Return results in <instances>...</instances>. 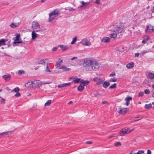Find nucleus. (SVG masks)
<instances>
[{
	"label": "nucleus",
	"mask_w": 154,
	"mask_h": 154,
	"mask_svg": "<svg viewBox=\"0 0 154 154\" xmlns=\"http://www.w3.org/2000/svg\"><path fill=\"white\" fill-rule=\"evenodd\" d=\"M98 63L95 60L86 59L84 60L83 65L88 71H96L97 70Z\"/></svg>",
	"instance_id": "obj_1"
},
{
	"label": "nucleus",
	"mask_w": 154,
	"mask_h": 154,
	"mask_svg": "<svg viewBox=\"0 0 154 154\" xmlns=\"http://www.w3.org/2000/svg\"><path fill=\"white\" fill-rule=\"evenodd\" d=\"M125 24L121 22L117 23L116 31L118 35H121L124 32L125 28L126 27Z\"/></svg>",
	"instance_id": "obj_2"
},
{
	"label": "nucleus",
	"mask_w": 154,
	"mask_h": 154,
	"mask_svg": "<svg viewBox=\"0 0 154 154\" xmlns=\"http://www.w3.org/2000/svg\"><path fill=\"white\" fill-rule=\"evenodd\" d=\"M59 12V10L57 9L54 10L53 12L49 14V21H52L57 16Z\"/></svg>",
	"instance_id": "obj_3"
},
{
	"label": "nucleus",
	"mask_w": 154,
	"mask_h": 154,
	"mask_svg": "<svg viewBox=\"0 0 154 154\" xmlns=\"http://www.w3.org/2000/svg\"><path fill=\"white\" fill-rule=\"evenodd\" d=\"M93 81L96 82L97 85H100L103 83V80L100 77H96L93 79Z\"/></svg>",
	"instance_id": "obj_4"
},
{
	"label": "nucleus",
	"mask_w": 154,
	"mask_h": 154,
	"mask_svg": "<svg viewBox=\"0 0 154 154\" xmlns=\"http://www.w3.org/2000/svg\"><path fill=\"white\" fill-rule=\"evenodd\" d=\"M131 132V130L128 128L123 129L121 131L119 134L121 136H124L126 134L129 133Z\"/></svg>",
	"instance_id": "obj_5"
},
{
	"label": "nucleus",
	"mask_w": 154,
	"mask_h": 154,
	"mask_svg": "<svg viewBox=\"0 0 154 154\" xmlns=\"http://www.w3.org/2000/svg\"><path fill=\"white\" fill-rule=\"evenodd\" d=\"M20 34H18L16 36V38L14 39V43L15 44H19L22 43V41H20Z\"/></svg>",
	"instance_id": "obj_6"
},
{
	"label": "nucleus",
	"mask_w": 154,
	"mask_h": 154,
	"mask_svg": "<svg viewBox=\"0 0 154 154\" xmlns=\"http://www.w3.org/2000/svg\"><path fill=\"white\" fill-rule=\"evenodd\" d=\"M127 108L120 107L118 109L117 111L120 114H125L127 112Z\"/></svg>",
	"instance_id": "obj_7"
},
{
	"label": "nucleus",
	"mask_w": 154,
	"mask_h": 154,
	"mask_svg": "<svg viewBox=\"0 0 154 154\" xmlns=\"http://www.w3.org/2000/svg\"><path fill=\"white\" fill-rule=\"evenodd\" d=\"M32 28L33 29H40V26L39 24L37 21H33L32 23Z\"/></svg>",
	"instance_id": "obj_8"
},
{
	"label": "nucleus",
	"mask_w": 154,
	"mask_h": 154,
	"mask_svg": "<svg viewBox=\"0 0 154 154\" xmlns=\"http://www.w3.org/2000/svg\"><path fill=\"white\" fill-rule=\"evenodd\" d=\"M81 43L83 45L86 46H89L91 45V42L86 38L83 39L81 41Z\"/></svg>",
	"instance_id": "obj_9"
},
{
	"label": "nucleus",
	"mask_w": 154,
	"mask_h": 154,
	"mask_svg": "<svg viewBox=\"0 0 154 154\" xmlns=\"http://www.w3.org/2000/svg\"><path fill=\"white\" fill-rule=\"evenodd\" d=\"M154 26L148 25L146 26L145 31L146 32H151L154 31Z\"/></svg>",
	"instance_id": "obj_10"
},
{
	"label": "nucleus",
	"mask_w": 154,
	"mask_h": 154,
	"mask_svg": "<svg viewBox=\"0 0 154 154\" xmlns=\"http://www.w3.org/2000/svg\"><path fill=\"white\" fill-rule=\"evenodd\" d=\"M58 47H60L62 51H64L68 49L69 47L67 45H59Z\"/></svg>",
	"instance_id": "obj_11"
},
{
	"label": "nucleus",
	"mask_w": 154,
	"mask_h": 154,
	"mask_svg": "<svg viewBox=\"0 0 154 154\" xmlns=\"http://www.w3.org/2000/svg\"><path fill=\"white\" fill-rule=\"evenodd\" d=\"M70 85V83L69 82L64 83L62 84H60L58 85V87L59 88H63L67 86H69Z\"/></svg>",
	"instance_id": "obj_12"
},
{
	"label": "nucleus",
	"mask_w": 154,
	"mask_h": 154,
	"mask_svg": "<svg viewBox=\"0 0 154 154\" xmlns=\"http://www.w3.org/2000/svg\"><path fill=\"white\" fill-rule=\"evenodd\" d=\"M60 69H62L63 70V71H70V69L68 68L63 66H61L59 68Z\"/></svg>",
	"instance_id": "obj_13"
},
{
	"label": "nucleus",
	"mask_w": 154,
	"mask_h": 154,
	"mask_svg": "<svg viewBox=\"0 0 154 154\" xmlns=\"http://www.w3.org/2000/svg\"><path fill=\"white\" fill-rule=\"evenodd\" d=\"M134 65V63L131 62L128 64L126 66V67L128 69H131L133 68Z\"/></svg>",
	"instance_id": "obj_14"
},
{
	"label": "nucleus",
	"mask_w": 154,
	"mask_h": 154,
	"mask_svg": "<svg viewBox=\"0 0 154 154\" xmlns=\"http://www.w3.org/2000/svg\"><path fill=\"white\" fill-rule=\"evenodd\" d=\"M3 78L4 79L5 81H8L10 80L11 76L9 75H5L3 76Z\"/></svg>",
	"instance_id": "obj_15"
},
{
	"label": "nucleus",
	"mask_w": 154,
	"mask_h": 154,
	"mask_svg": "<svg viewBox=\"0 0 154 154\" xmlns=\"http://www.w3.org/2000/svg\"><path fill=\"white\" fill-rule=\"evenodd\" d=\"M110 38L108 37H105L103 38L101 42H104L105 43H108L110 42Z\"/></svg>",
	"instance_id": "obj_16"
},
{
	"label": "nucleus",
	"mask_w": 154,
	"mask_h": 154,
	"mask_svg": "<svg viewBox=\"0 0 154 154\" xmlns=\"http://www.w3.org/2000/svg\"><path fill=\"white\" fill-rule=\"evenodd\" d=\"M110 85L109 82L108 81H105L103 83V87L104 88H106Z\"/></svg>",
	"instance_id": "obj_17"
},
{
	"label": "nucleus",
	"mask_w": 154,
	"mask_h": 154,
	"mask_svg": "<svg viewBox=\"0 0 154 154\" xmlns=\"http://www.w3.org/2000/svg\"><path fill=\"white\" fill-rule=\"evenodd\" d=\"M35 84V86L37 88H38L41 87L42 85V82L40 81H36Z\"/></svg>",
	"instance_id": "obj_18"
},
{
	"label": "nucleus",
	"mask_w": 154,
	"mask_h": 154,
	"mask_svg": "<svg viewBox=\"0 0 154 154\" xmlns=\"http://www.w3.org/2000/svg\"><path fill=\"white\" fill-rule=\"evenodd\" d=\"M149 39V37L147 36H145L144 37V38L143 40L142 43L143 44H145L146 43L147 41Z\"/></svg>",
	"instance_id": "obj_19"
},
{
	"label": "nucleus",
	"mask_w": 154,
	"mask_h": 154,
	"mask_svg": "<svg viewBox=\"0 0 154 154\" xmlns=\"http://www.w3.org/2000/svg\"><path fill=\"white\" fill-rule=\"evenodd\" d=\"M12 132V131L5 132L0 134V136L8 135H10Z\"/></svg>",
	"instance_id": "obj_20"
},
{
	"label": "nucleus",
	"mask_w": 154,
	"mask_h": 154,
	"mask_svg": "<svg viewBox=\"0 0 154 154\" xmlns=\"http://www.w3.org/2000/svg\"><path fill=\"white\" fill-rule=\"evenodd\" d=\"M144 153V151L143 150L139 151L137 153L134 152L133 151H132L130 154H143Z\"/></svg>",
	"instance_id": "obj_21"
},
{
	"label": "nucleus",
	"mask_w": 154,
	"mask_h": 154,
	"mask_svg": "<svg viewBox=\"0 0 154 154\" xmlns=\"http://www.w3.org/2000/svg\"><path fill=\"white\" fill-rule=\"evenodd\" d=\"M32 39L34 40L37 37V34L34 31H32Z\"/></svg>",
	"instance_id": "obj_22"
},
{
	"label": "nucleus",
	"mask_w": 154,
	"mask_h": 154,
	"mask_svg": "<svg viewBox=\"0 0 154 154\" xmlns=\"http://www.w3.org/2000/svg\"><path fill=\"white\" fill-rule=\"evenodd\" d=\"M80 82L83 85V86L87 85L89 83L88 81H85L83 80H82Z\"/></svg>",
	"instance_id": "obj_23"
},
{
	"label": "nucleus",
	"mask_w": 154,
	"mask_h": 154,
	"mask_svg": "<svg viewBox=\"0 0 154 154\" xmlns=\"http://www.w3.org/2000/svg\"><path fill=\"white\" fill-rule=\"evenodd\" d=\"M6 41H7L3 39L0 40V46L2 45H5Z\"/></svg>",
	"instance_id": "obj_24"
},
{
	"label": "nucleus",
	"mask_w": 154,
	"mask_h": 154,
	"mask_svg": "<svg viewBox=\"0 0 154 154\" xmlns=\"http://www.w3.org/2000/svg\"><path fill=\"white\" fill-rule=\"evenodd\" d=\"M148 77L151 79H154V73L150 72L148 74Z\"/></svg>",
	"instance_id": "obj_25"
},
{
	"label": "nucleus",
	"mask_w": 154,
	"mask_h": 154,
	"mask_svg": "<svg viewBox=\"0 0 154 154\" xmlns=\"http://www.w3.org/2000/svg\"><path fill=\"white\" fill-rule=\"evenodd\" d=\"M84 89V87L82 85H80L77 88L78 90L80 92L82 91Z\"/></svg>",
	"instance_id": "obj_26"
},
{
	"label": "nucleus",
	"mask_w": 154,
	"mask_h": 154,
	"mask_svg": "<svg viewBox=\"0 0 154 154\" xmlns=\"http://www.w3.org/2000/svg\"><path fill=\"white\" fill-rule=\"evenodd\" d=\"M139 117H137L135 118H133L131 119V121L132 122H135L138 120H140V119H142V118H140Z\"/></svg>",
	"instance_id": "obj_27"
},
{
	"label": "nucleus",
	"mask_w": 154,
	"mask_h": 154,
	"mask_svg": "<svg viewBox=\"0 0 154 154\" xmlns=\"http://www.w3.org/2000/svg\"><path fill=\"white\" fill-rule=\"evenodd\" d=\"M62 62L63 61L62 60L60 59H59L58 60L56 63V64L57 67L60 66V65L61 64V63H62Z\"/></svg>",
	"instance_id": "obj_28"
},
{
	"label": "nucleus",
	"mask_w": 154,
	"mask_h": 154,
	"mask_svg": "<svg viewBox=\"0 0 154 154\" xmlns=\"http://www.w3.org/2000/svg\"><path fill=\"white\" fill-rule=\"evenodd\" d=\"M145 107L147 109H149L152 107V105L151 103L149 104H146L145 106Z\"/></svg>",
	"instance_id": "obj_29"
},
{
	"label": "nucleus",
	"mask_w": 154,
	"mask_h": 154,
	"mask_svg": "<svg viewBox=\"0 0 154 154\" xmlns=\"http://www.w3.org/2000/svg\"><path fill=\"white\" fill-rule=\"evenodd\" d=\"M51 100H48L45 103V106H49L51 103Z\"/></svg>",
	"instance_id": "obj_30"
},
{
	"label": "nucleus",
	"mask_w": 154,
	"mask_h": 154,
	"mask_svg": "<svg viewBox=\"0 0 154 154\" xmlns=\"http://www.w3.org/2000/svg\"><path fill=\"white\" fill-rule=\"evenodd\" d=\"M80 80V79L79 78H76V79H74L73 80V82H74V83H79Z\"/></svg>",
	"instance_id": "obj_31"
},
{
	"label": "nucleus",
	"mask_w": 154,
	"mask_h": 154,
	"mask_svg": "<svg viewBox=\"0 0 154 154\" xmlns=\"http://www.w3.org/2000/svg\"><path fill=\"white\" fill-rule=\"evenodd\" d=\"M116 87V83H114L109 87V88L111 89H114Z\"/></svg>",
	"instance_id": "obj_32"
},
{
	"label": "nucleus",
	"mask_w": 154,
	"mask_h": 154,
	"mask_svg": "<svg viewBox=\"0 0 154 154\" xmlns=\"http://www.w3.org/2000/svg\"><path fill=\"white\" fill-rule=\"evenodd\" d=\"M45 61L43 59H42L41 60H40L39 61V62L38 64L43 65V64H45Z\"/></svg>",
	"instance_id": "obj_33"
},
{
	"label": "nucleus",
	"mask_w": 154,
	"mask_h": 154,
	"mask_svg": "<svg viewBox=\"0 0 154 154\" xmlns=\"http://www.w3.org/2000/svg\"><path fill=\"white\" fill-rule=\"evenodd\" d=\"M117 79L115 78H111L109 81L110 82H115L117 81Z\"/></svg>",
	"instance_id": "obj_34"
},
{
	"label": "nucleus",
	"mask_w": 154,
	"mask_h": 154,
	"mask_svg": "<svg viewBox=\"0 0 154 154\" xmlns=\"http://www.w3.org/2000/svg\"><path fill=\"white\" fill-rule=\"evenodd\" d=\"M117 34L116 32V33L111 34L110 37L111 38H115L116 37Z\"/></svg>",
	"instance_id": "obj_35"
},
{
	"label": "nucleus",
	"mask_w": 154,
	"mask_h": 154,
	"mask_svg": "<svg viewBox=\"0 0 154 154\" xmlns=\"http://www.w3.org/2000/svg\"><path fill=\"white\" fill-rule=\"evenodd\" d=\"M25 73V72L22 70H19L18 72V74L19 75H22L23 74Z\"/></svg>",
	"instance_id": "obj_36"
},
{
	"label": "nucleus",
	"mask_w": 154,
	"mask_h": 154,
	"mask_svg": "<svg viewBox=\"0 0 154 154\" xmlns=\"http://www.w3.org/2000/svg\"><path fill=\"white\" fill-rule=\"evenodd\" d=\"M122 145L120 142H118L115 143V146H121Z\"/></svg>",
	"instance_id": "obj_37"
},
{
	"label": "nucleus",
	"mask_w": 154,
	"mask_h": 154,
	"mask_svg": "<svg viewBox=\"0 0 154 154\" xmlns=\"http://www.w3.org/2000/svg\"><path fill=\"white\" fill-rule=\"evenodd\" d=\"M80 2L82 4V5L81 6H80V7H82L83 5H87L88 3V2H85L83 1H81Z\"/></svg>",
	"instance_id": "obj_38"
},
{
	"label": "nucleus",
	"mask_w": 154,
	"mask_h": 154,
	"mask_svg": "<svg viewBox=\"0 0 154 154\" xmlns=\"http://www.w3.org/2000/svg\"><path fill=\"white\" fill-rule=\"evenodd\" d=\"M77 40V39L76 37L73 38L72 41L71 42V44L72 45H73L74 44L75 42H76Z\"/></svg>",
	"instance_id": "obj_39"
},
{
	"label": "nucleus",
	"mask_w": 154,
	"mask_h": 154,
	"mask_svg": "<svg viewBox=\"0 0 154 154\" xmlns=\"http://www.w3.org/2000/svg\"><path fill=\"white\" fill-rule=\"evenodd\" d=\"M132 99V97H128L125 98V100H128L129 101L130 100H131Z\"/></svg>",
	"instance_id": "obj_40"
},
{
	"label": "nucleus",
	"mask_w": 154,
	"mask_h": 154,
	"mask_svg": "<svg viewBox=\"0 0 154 154\" xmlns=\"http://www.w3.org/2000/svg\"><path fill=\"white\" fill-rule=\"evenodd\" d=\"M144 93L146 94H149L150 93V91L149 89H146L144 91Z\"/></svg>",
	"instance_id": "obj_41"
},
{
	"label": "nucleus",
	"mask_w": 154,
	"mask_h": 154,
	"mask_svg": "<svg viewBox=\"0 0 154 154\" xmlns=\"http://www.w3.org/2000/svg\"><path fill=\"white\" fill-rule=\"evenodd\" d=\"M46 71L48 72H51V70L49 68L48 63L47 64L46 66Z\"/></svg>",
	"instance_id": "obj_42"
},
{
	"label": "nucleus",
	"mask_w": 154,
	"mask_h": 154,
	"mask_svg": "<svg viewBox=\"0 0 154 154\" xmlns=\"http://www.w3.org/2000/svg\"><path fill=\"white\" fill-rule=\"evenodd\" d=\"M19 91V88L18 87L15 88L14 89V91L15 92H18Z\"/></svg>",
	"instance_id": "obj_43"
},
{
	"label": "nucleus",
	"mask_w": 154,
	"mask_h": 154,
	"mask_svg": "<svg viewBox=\"0 0 154 154\" xmlns=\"http://www.w3.org/2000/svg\"><path fill=\"white\" fill-rule=\"evenodd\" d=\"M59 47L58 46L57 47H54L53 48L52 50L53 51H56L57 49Z\"/></svg>",
	"instance_id": "obj_44"
},
{
	"label": "nucleus",
	"mask_w": 154,
	"mask_h": 154,
	"mask_svg": "<svg viewBox=\"0 0 154 154\" xmlns=\"http://www.w3.org/2000/svg\"><path fill=\"white\" fill-rule=\"evenodd\" d=\"M144 95L143 92H140L138 94L139 97H142Z\"/></svg>",
	"instance_id": "obj_45"
},
{
	"label": "nucleus",
	"mask_w": 154,
	"mask_h": 154,
	"mask_svg": "<svg viewBox=\"0 0 154 154\" xmlns=\"http://www.w3.org/2000/svg\"><path fill=\"white\" fill-rule=\"evenodd\" d=\"M116 75V73L114 72H112L109 75V76L112 77L115 76Z\"/></svg>",
	"instance_id": "obj_46"
},
{
	"label": "nucleus",
	"mask_w": 154,
	"mask_h": 154,
	"mask_svg": "<svg viewBox=\"0 0 154 154\" xmlns=\"http://www.w3.org/2000/svg\"><path fill=\"white\" fill-rule=\"evenodd\" d=\"M93 142L92 141H86L85 143L87 144H91L93 143Z\"/></svg>",
	"instance_id": "obj_47"
},
{
	"label": "nucleus",
	"mask_w": 154,
	"mask_h": 154,
	"mask_svg": "<svg viewBox=\"0 0 154 154\" xmlns=\"http://www.w3.org/2000/svg\"><path fill=\"white\" fill-rule=\"evenodd\" d=\"M10 26L12 28H14L16 27V26L15 25V24H14V23H11V24L10 25Z\"/></svg>",
	"instance_id": "obj_48"
},
{
	"label": "nucleus",
	"mask_w": 154,
	"mask_h": 154,
	"mask_svg": "<svg viewBox=\"0 0 154 154\" xmlns=\"http://www.w3.org/2000/svg\"><path fill=\"white\" fill-rule=\"evenodd\" d=\"M20 96V94L19 92H17V93L15 94V96L16 97H18Z\"/></svg>",
	"instance_id": "obj_49"
},
{
	"label": "nucleus",
	"mask_w": 154,
	"mask_h": 154,
	"mask_svg": "<svg viewBox=\"0 0 154 154\" xmlns=\"http://www.w3.org/2000/svg\"><path fill=\"white\" fill-rule=\"evenodd\" d=\"M5 100L4 99L2 98L1 100V103H5Z\"/></svg>",
	"instance_id": "obj_50"
},
{
	"label": "nucleus",
	"mask_w": 154,
	"mask_h": 154,
	"mask_svg": "<svg viewBox=\"0 0 154 154\" xmlns=\"http://www.w3.org/2000/svg\"><path fill=\"white\" fill-rule=\"evenodd\" d=\"M139 55V53H137L135 54V57H138Z\"/></svg>",
	"instance_id": "obj_51"
},
{
	"label": "nucleus",
	"mask_w": 154,
	"mask_h": 154,
	"mask_svg": "<svg viewBox=\"0 0 154 154\" xmlns=\"http://www.w3.org/2000/svg\"><path fill=\"white\" fill-rule=\"evenodd\" d=\"M129 104H130V101L126 100V103H125V104L127 106H128Z\"/></svg>",
	"instance_id": "obj_52"
},
{
	"label": "nucleus",
	"mask_w": 154,
	"mask_h": 154,
	"mask_svg": "<svg viewBox=\"0 0 154 154\" xmlns=\"http://www.w3.org/2000/svg\"><path fill=\"white\" fill-rule=\"evenodd\" d=\"M147 154H151V152L150 150L148 149L147 151Z\"/></svg>",
	"instance_id": "obj_53"
},
{
	"label": "nucleus",
	"mask_w": 154,
	"mask_h": 154,
	"mask_svg": "<svg viewBox=\"0 0 154 154\" xmlns=\"http://www.w3.org/2000/svg\"><path fill=\"white\" fill-rule=\"evenodd\" d=\"M96 1H95V3L97 4H100V0H95Z\"/></svg>",
	"instance_id": "obj_54"
},
{
	"label": "nucleus",
	"mask_w": 154,
	"mask_h": 154,
	"mask_svg": "<svg viewBox=\"0 0 154 154\" xmlns=\"http://www.w3.org/2000/svg\"><path fill=\"white\" fill-rule=\"evenodd\" d=\"M77 59V57H73L72 58H71L70 59L71 60H73L76 59Z\"/></svg>",
	"instance_id": "obj_55"
},
{
	"label": "nucleus",
	"mask_w": 154,
	"mask_h": 154,
	"mask_svg": "<svg viewBox=\"0 0 154 154\" xmlns=\"http://www.w3.org/2000/svg\"><path fill=\"white\" fill-rule=\"evenodd\" d=\"M152 12V13H154V6L152 7V8H151V10Z\"/></svg>",
	"instance_id": "obj_56"
},
{
	"label": "nucleus",
	"mask_w": 154,
	"mask_h": 154,
	"mask_svg": "<svg viewBox=\"0 0 154 154\" xmlns=\"http://www.w3.org/2000/svg\"><path fill=\"white\" fill-rule=\"evenodd\" d=\"M107 103V102L106 101H104L102 102V104H104Z\"/></svg>",
	"instance_id": "obj_57"
},
{
	"label": "nucleus",
	"mask_w": 154,
	"mask_h": 154,
	"mask_svg": "<svg viewBox=\"0 0 154 154\" xmlns=\"http://www.w3.org/2000/svg\"><path fill=\"white\" fill-rule=\"evenodd\" d=\"M72 103V101H70L68 103V104H71Z\"/></svg>",
	"instance_id": "obj_58"
},
{
	"label": "nucleus",
	"mask_w": 154,
	"mask_h": 154,
	"mask_svg": "<svg viewBox=\"0 0 154 154\" xmlns=\"http://www.w3.org/2000/svg\"><path fill=\"white\" fill-rule=\"evenodd\" d=\"M113 137V135H110L109 136V138H111V137Z\"/></svg>",
	"instance_id": "obj_59"
},
{
	"label": "nucleus",
	"mask_w": 154,
	"mask_h": 154,
	"mask_svg": "<svg viewBox=\"0 0 154 154\" xmlns=\"http://www.w3.org/2000/svg\"><path fill=\"white\" fill-rule=\"evenodd\" d=\"M147 52V51H143V52L142 54H145Z\"/></svg>",
	"instance_id": "obj_60"
},
{
	"label": "nucleus",
	"mask_w": 154,
	"mask_h": 154,
	"mask_svg": "<svg viewBox=\"0 0 154 154\" xmlns=\"http://www.w3.org/2000/svg\"><path fill=\"white\" fill-rule=\"evenodd\" d=\"M45 0H41V2H42V3H44L45 2Z\"/></svg>",
	"instance_id": "obj_61"
},
{
	"label": "nucleus",
	"mask_w": 154,
	"mask_h": 154,
	"mask_svg": "<svg viewBox=\"0 0 154 154\" xmlns=\"http://www.w3.org/2000/svg\"><path fill=\"white\" fill-rule=\"evenodd\" d=\"M152 96L154 98V92L153 93Z\"/></svg>",
	"instance_id": "obj_62"
},
{
	"label": "nucleus",
	"mask_w": 154,
	"mask_h": 154,
	"mask_svg": "<svg viewBox=\"0 0 154 154\" xmlns=\"http://www.w3.org/2000/svg\"><path fill=\"white\" fill-rule=\"evenodd\" d=\"M28 85V83H26L25 85V86L26 87H27V85Z\"/></svg>",
	"instance_id": "obj_63"
},
{
	"label": "nucleus",
	"mask_w": 154,
	"mask_h": 154,
	"mask_svg": "<svg viewBox=\"0 0 154 154\" xmlns=\"http://www.w3.org/2000/svg\"><path fill=\"white\" fill-rule=\"evenodd\" d=\"M152 88H154V84L152 85Z\"/></svg>",
	"instance_id": "obj_64"
}]
</instances>
